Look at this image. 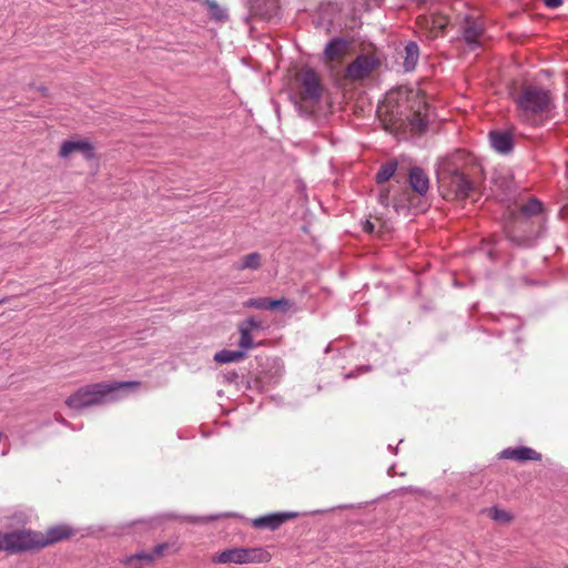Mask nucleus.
<instances>
[{
  "mask_svg": "<svg viewBox=\"0 0 568 568\" xmlns=\"http://www.w3.org/2000/svg\"><path fill=\"white\" fill-rule=\"evenodd\" d=\"M514 101L517 119L524 124L536 128L552 119L555 99L550 90L542 85L524 83Z\"/></svg>",
  "mask_w": 568,
  "mask_h": 568,
  "instance_id": "f257e3e1",
  "label": "nucleus"
},
{
  "mask_svg": "<svg viewBox=\"0 0 568 568\" xmlns=\"http://www.w3.org/2000/svg\"><path fill=\"white\" fill-rule=\"evenodd\" d=\"M138 382L95 383L79 388L65 399V405L71 409H84L91 406L104 404L115 392L124 387H136Z\"/></svg>",
  "mask_w": 568,
  "mask_h": 568,
  "instance_id": "f03ea898",
  "label": "nucleus"
},
{
  "mask_svg": "<svg viewBox=\"0 0 568 568\" xmlns=\"http://www.w3.org/2000/svg\"><path fill=\"white\" fill-rule=\"evenodd\" d=\"M439 190L445 200H464L474 189L473 182L452 163L445 162L437 171Z\"/></svg>",
  "mask_w": 568,
  "mask_h": 568,
  "instance_id": "7ed1b4c3",
  "label": "nucleus"
},
{
  "mask_svg": "<svg viewBox=\"0 0 568 568\" xmlns=\"http://www.w3.org/2000/svg\"><path fill=\"white\" fill-rule=\"evenodd\" d=\"M405 94L406 100L412 103L409 105L412 110V115L409 119L412 129L417 132H423L427 128L428 123V103L419 90H409L406 91Z\"/></svg>",
  "mask_w": 568,
  "mask_h": 568,
  "instance_id": "20e7f679",
  "label": "nucleus"
},
{
  "mask_svg": "<svg viewBox=\"0 0 568 568\" xmlns=\"http://www.w3.org/2000/svg\"><path fill=\"white\" fill-rule=\"evenodd\" d=\"M266 557L260 549L233 548L217 554L212 560L216 564H247L266 561Z\"/></svg>",
  "mask_w": 568,
  "mask_h": 568,
  "instance_id": "39448f33",
  "label": "nucleus"
},
{
  "mask_svg": "<svg viewBox=\"0 0 568 568\" xmlns=\"http://www.w3.org/2000/svg\"><path fill=\"white\" fill-rule=\"evenodd\" d=\"M4 537L7 539L6 546L8 547L9 554L40 549L38 531L22 529L6 532Z\"/></svg>",
  "mask_w": 568,
  "mask_h": 568,
  "instance_id": "423d86ee",
  "label": "nucleus"
},
{
  "mask_svg": "<svg viewBox=\"0 0 568 568\" xmlns=\"http://www.w3.org/2000/svg\"><path fill=\"white\" fill-rule=\"evenodd\" d=\"M301 84L300 95L304 103L315 105L320 102L323 93V87L318 75L312 70H303L298 77Z\"/></svg>",
  "mask_w": 568,
  "mask_h": 568,
  "instance_id": "0eeeda50",
  "label": "nucleus"
},
{
  "mask_svg": "<svg viewBox=\"0 0 568 568\" xmlns=\"http://www.w3.org/2000/svg\"><path fill=\"white\" fill-rule=\"evenodd\" d=\"M379 61L372 54L358 55L346 68V78L357 81L367 78L378 67Z\"/></svg>",
  "mask_w": 568,
  "mask_h": 568,
  "instance_id": "6e6552de",
  "label": "nucleus"
},
{
  "mask_svg": "<svg viewBox=\"0 0 568 568\" xmlns=\"http://www.w3.org/2000/svg\"><path fill=\"white\" fill-rule=\"evenodd\" d=\"M38 535L39 546L41 549L71 538L74 535V529L69 525L61 524L49 527L44 534L38 531Z\"/></svg>",
  "mask_w": 568,
  "mask_h": 568,
  "instance_id": "1a4fd4ad",
  "label": "nucleus"
},
{
  "mask_svg": "<svg viewBox=\"0 0 568 568\" xmlns=\"http://www.w3.org/2000/svg\"><path fill=\"white\" fill-rule=\"evenodd\" d=\"M265 326L262 321L254 316L245 318L239 324L240 341L239 346L243 349H251L254 347L252 333L255 331L264 329Z\"/></svg>",
  "mask_w": 568,
  "mask_h": 568,
  "instance_id": "9d476101",
  "label": "nucleus"
},
{
  "mask_svg": "<svg viewBox=\"0 0 568 568\" xmlns=\"http://www.w3.org/2000/svg\"><path fill=\"white\" fill-rule=\"evenodd\" d=\"M491 148L500 154H509L514 149V134L511 131L494 130L489 132Z\"/></svg>",
  "mask_w": 568,
  "mask_h": 568,
  "instance_id": "9b49d317",
  "label": "nucleus"
},
{
  "mask_svg": "<svg viewBox=\"0 0 568 568\" xmlns=\"http://www.w3.org/2000/svg\"><path fill=\"white\" fill-rule=\"evenodd\" d=\"M500 458L517 462L540 460L541 455L529 447L506 448L499 454Z\"/></svg>",
  "mask_w": 568,
  "mask_h": 568,
  "instance_id": "f8f14e48",
  "label": "nucleus"
},
{
  "mask_svg": "<svg viewBox=\"0 0 568 568\" xmlns=\"http://www.w3.org/2000/svg\"><path fill=\"white\" fill-rule=\"evenodd\" d=\"M75 152L82 153L87 159H91L93 156L92 145L84 140L64 141L61 145L59 154L61 158H68Z\"/></svg>",
  "mask_w": 568,
  "mask_h": 568,
  "instance_id": "ddd939ff",
  "label": "nucleus"
},
{
  "mask_svg": "<svg viewBox=\"0 0 568 568\" xmlns=\"http://www.w3.org/2000/svg\"><path fill=\"white\" fill-rule=\"evenodd\" d=\"M484 34L483 23L467 19L464 27V39L471 49L480 45V39Z\"/></svg>",
  "mask_w": 568,
  "mask_h": 568,
  "instance_id": "4468645a",
  "label": "nucleus"
},
{
  "mask_svg": "<svg viewBox=\"0 0 568 568\" xmlns=\"http://www.w3.org/2000/svg\"><path fill=\"white\" fill-rule=\"evenodd\" d=\"M409 183L412 189L420 195L426 194L429 189L428 176L420 168H413L410 170Z\"/></svg>",
  "mask_w": 568,
  "mask_h": 568,
  "instance_id": "2eb2a0df",
  "label": "nucleus"
},
{
  "mask_svg": "<svg viewBox=\"0 0 568 568\" xmlns=\"http://www.w3.org/2000/svg\"><path fill=\"white\" fill-rule=\"evenodd\" d=\"M348 49V42L344 39L336 38L329 41L325 48V57L329 61H338L343 59Z\"/></svg>",
  "mask_w": 568,
  "mask_h": 568,
  "instance_id": "dca6fc26",
  "label": "nucleus"
},
{
  "mask_svg": "<svg viewBox=\"0 0 568 568\" xmlns=\"http://www.w3.org/2000/svg\"><path fill=\"white\" fill-rule=\"evenodd\" d=\"M291 514H273L262 516L253 520L255 528H270L272 530L278 528L285 520L291 518Z\"/></svg>",
  "mask_w": 568,
  "mask_h": 568,
  "instance_id": "f3484780",
  "label": "nucleus"
},
{
  "mask_svg": "<svg viewBox=\"0 0 568 568\" xmlns=\"http://www.w3.org/2000/svg\"><path fill=\"white\" fill-rule=\"evenodd\" d=\"M288 302L285 298L272 300L270 297H257L250 298L244 302V307L256 308V310H275L282 305H287Z\"/></svg>",
  "mask_w": 568,
  "mask_h": 568,
  "instance_id": "a211bd4d",
  "label": "nucleus"
},
{
  "mask_svg": "<svg viewBox=\"0 0 568 568\" xmlns=\"http://www.w3.org/2000/svg\"><path fill=\"white\" fill-rule=\"evenodd\" d=\"M262 255L257 252H253L242 256L233 265L236 271L253 270L256 271L262 266Z\"/></svg>",
  "mask_w": 568,
  "mask_h": 568,
  "instance_id": "6ab92c4d",
  "label": "nucleus"
},
{
  "mask_svg": "<svg viewBox=\"0 0 568 568\" xmlns=\"http://www.w3.org/2000/svg\"><path fill=\"white\" fill-rule=\"evenodd\" d=\"M419 59V48L416 42L410 41L404 48V68L406 71L415 69Z\"/></svg>",
  "mask_w": 568,
  "mask_h": 568,
  "instance_id": "aec40b11",
  "label": "nucleus"
},
{
  "mask_svg": "<svg viewBox=\"0 0 568 568\" xmlns=\"http://www.w3.org/2000/svg\"><path fill=\"white\" fill-rule=\"evenodd\" d=\"M154 561V555H148L146 551H141L126 557L122 562L126 568H142L145 565H151Z\"/></svg>",
  "mask_w": 568,
  "mask_h": 568,
  "instance_id": "412c9836",
  "label": "nucleus"
},
{
  "mask_svg": "<svg viewBox=\"0 0 568 568\" xmlns=\"http://www.w3.org/2000/svg\"><path fill=\"white\" fill-rule=\"evenodd\" d=\"M246 351L243 348L241 351L222 349L214 355V361L222 364L240 362L245 358Z\"/></svg>",
  "mask_w": 568,
  "mask_h": 568,
  "instance_id": "4be33fe9",
  "label": "nucleus"
},
{
  "mask_svg": "<svg viewBox=\"0 0 568 568\" xmlns=\"http://www.w3.org/2000/svg\"><path fill=\"white\" fill-rule=\"evenodd\" d=\"M397 163L387 162L376 173L375 180L378 184L387 182L396 172Z\"/></svg>",
  "mask_w": 568,
  "mask_h": 568,
  "instance_id": "5701e85b",
  "label": "nucleus"
},
{
  "mask_svg": "<svg viewBox=\"0 0 568 568\" xmlns=\"http://www.w3.org/2000/svg\"><path fill=\"white\" fill-rule=\"evenodd\" d=\"M207 7L210 16L216 21H224L227 19L226 10L223 9L216 1L214 0H204Z\"/></svg>",
  "mask_w": 568,
  "mask_h": 568,
  "instance_id": "b1692460",
  "label": "nucleus"
},
{
  "mask_svg": "<svg viewBox=\"0 0 568 568\" xmlns=\"http://www.w3.org/2000/svg\"><path fill=\"white\" fill-rule=\"evenodd\" d=\"M542 211V203L537 199H530L527 203L520 206V212L523 215L529 217L534 215L540 214Z\"/></svg>",
  "mask_w": 568,
  "mask_h": 568,
  "instance_id": "393cba45",
  "label": "nucleus"
},
{
  "mask_svg": "<svg viewBox=\"0 0 568 568\" xmlns=\"http://www.w3.org/2000/svg\"><path fill=\"white\" fill-rule=\"evenodd\" d=\"M488 516L496 523L509 524L513 520V515L498 507H491L488 510Z\"/></svg>",
  "mask_w": 568,
  "mask_h": 568,
  "instance_id": "a878e982",
  "label": "nucleus"
},
{
  "mask_svg": "<svg viewBox=\"0 0 568 568\" xmlns=\"http://www.w3.org/2000/svg\"><path fill=\"white\" fill-rule=\"evenodd\" d=\"M388 196H389V190H388L387 187H383V189L379 191V194H378V202H379L383 206H388V205H389Z\"/></svg>",
  "mask_w": 568,
  "mask_h": 568,
  "instance_id": "bb28decb",
  "label": "nucleus"
},
{
  "mask_svg": "<svg viewBox=\"0 0 568 568\" xmlns=\"http://www.w3.org/2000/svg\"><path fill=\"white\" fill-rule=\"evenodd\" d=\"M166 544L158 545L153 548L151 552H146L148 555H154V559L158 557H161L164 552V549L166 548Z\"/></svg>",
  "mask_w": 568,
  "mask_h": 568,
  "instance_id": "cd10ccee",
  "label": "nucleus"
},
{
  "mask_svg": "<svg viewBox=\"0 0 568 568\" xmlns=\"http://www.w3.org/2000/svg\"><path fill=\"white\" fill-rule=\"evenodd\" d=\"M544 2L548 8L551 9L558 8L562 3L561 0H544Z\"/></svg>",
  "mask_w": 568,
  "mask_h": 568,
  "instance_id": "c85d7f7f",
  "label": "nucleus"
},
{
  "mask_svg": "<svg viewBox=\"0 0 568 568\" xmlns=\"http://www.w3.org/2000/svg\"><path fill=\"white\" fill-rule=\"evenodd\" d=\"M367 9L372 7H378L382 3V0H363Z\"/></svg>",
  "mask_w": 568,
  "mask_h": 568,
  "instance_id": "c756f323",
  "label": "nucleus"
},
{
  "mask_svg": "<svg viewBox=\"0 0 568 568\" xmlns=\"http://www.w3.org/2000/svg\"><path fill=\"white\" fill-rule=\"evenodd\" d=\"M7 539L4 537V534L0 535V551L4 550L8 552V547L6 546Z\"/></svg>",
  "mask_w": 568,
  "mask_h": 568,
  "instance_id": "7c9ffc66",
  "label": "nucleus"
},
{
  "mask_svg": "<svg viewBox=\"0 0 568 568\" xmlns=\"http://www.w3.org/2000/svg\"><path fill=\"white\" fill-rule=\"evenodd\" d=\"M374 224L371 222V221H366L365 224H364V231L367 232V233H373L374 232Z\"/></svg>",
  "mask_w": 568,
  "mask_h": 568,
  "instance_id": "2f4dec72",
  "label": "nucleus"
},
{
  "mask_svg": "<svg viewBox=\"0 0 568 568\" xmlns=\"http://www.w3.org/2000/svg\"><path fill=\"white\" fill-rule=\"evenodd\" d=\"M444 27H445V24L442 22L438 24V28H440V29H443Z\"/></svg>",
  "mask_w": 568,
  "mask_h": 568,
  "instance_id": "473e14b6",
  "label": "nucleus"
},
{
  "mask_svg": "<svg viewBox=\"0 0 568 568\" xmlns=\"http://www.w3.org/2000/svg\"><path fill=\"white\" fill-rule=\"evenodd\" d=\"M2 303V301H0V304Z\"/></svg>",
  "mask_w": 568,
  "mask_h": 568,
  "instance_id": "72a5a7b5",
  "label": "nucleus"
},
{
  "mask_svg": "<svg viewBox=\"0 0 568 568\" xmlns=\"http://www.w3.org/2000/svg\"><path fill=\"white\" fill-rule=\"evenodd\" d=\"M2 303V301H0V304Z\"/></svg>",
  "mask_w": 568,
  "mask_h": 568,
  "instance_id": "f704fd0d",
  "label": "nucleus"
}]
</instances>
